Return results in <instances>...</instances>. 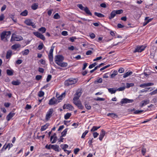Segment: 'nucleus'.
Instances as JSON below:
<instances>
[{
    "instance_id": "7ed1b4c3",
    "label": "nucleus",
    "mask_w": 157,
    "mask_h": 157,
    "mask_svg": "<svg viewBox=\"0 0 157 157\" xmlns=\"http://www.w3.org/2000/svg\"><path fill=\"white\" fill-rule=\"evenodd\" d=\"M77 6L80 10L84 11L88 15L91 16L92 15V13L87 7H84L82 4H78Z\"/></svg>"
},
{
    "instance_id": "4d7b16f0",
    "label": "nucleus",
    "mask_w": 157,
    "mask_h": 157,
    "mask_svg": "<svg viewBox=\"0 0 157 157\" xmlns=\"http://www.w3.org/2000/svg\"><path fill=\"white\" fill-rule=\"evenodd\" d=\"M100 68V66H98V65L96 66V67H95L93 69L91 70L90 71V73H92L94 71H96L98 68Z\"/></svg>"
},
{
    "instance_id": "338daca9",
    "label": "nucleus",
    "mask_w": 157,
    "mask_h": 157,
    "mask_svg": "<svg viewBox=\"0 0 157 157\" xmlns=\"http://www.w3.org/2000/svg\"><path fill=\"white\" fill-rule=\"evenodd\" d=\"M105 98H100L99 97H98L96 99H95V100L96 101H103L105 100Z\"/></svg>"
},
{
    "instance_id": "603ef678",
    "label": "nucleus",
    "mask_w": 157,
    "mask_h": 157,
    "mask_svg": "<svg viewBox=\"0 0 157 157\" xmlns=\"http://www.w3.org/2000/svg\"><path fill=\"white\" fill-rule=\"evenodd\" d=\"M42 78V76L40 75H37L36 76V79L37 80L39 81Z\"/></svg>"
},
{
    "instance_id": "f03ea898",
    "label": "nucleus",
    "mask_w": 157,
    "mask_h": 157,
    "mask_svg": "<svg viewBox=\"0 0 157 157\" xmlns=\"http://www.w3.org/2000/svg\"><path fill=\"white\" fill-rule=\"evenodd\" d=\"M11 34V32L10 31H4L2 32L0 34V37L1 40H3L5 38H8L10 37Z\"/></svg>"
},
{
    "instance_id": "20e7f679",
    "label": "nucleus",
    "mask_w": 157,
    "mask_h": 157,
    "mask_svg": "<svg viewBox=\"0 0 157 157\" xmlns=\"http://www.w3.org/2000/svg\"><path fill=\"white\" fill-rule=\"evenodd\" d=\"M23 38L21 36L17 35L14 34H13L11 36L10 41L12 42L13 41H19L22 40Z\"/></svg>"
},
{
    "instance_id": "bf43d9fd",
    "label": "nucleus",
    "mask_w": 157,
    "mask_h": 157,
    "mask_svg": "<svg viewBox=\"0 0 157 157\" xmlns=\"http://www.w3.org/2000/svg\"><path fill=\"white\" fill-rule=\"evenodd\" d=\"M54 18L56 19H58L60 17V16L57 13H56L54 16Z\"/></svg>"
},
{
    "instance_id": "5fc2aeb1",
    "label": "nucleus",
    "mask_w": 157,
    "mask_h": 157,
    "mask_svg": "<svg viewBox=\"0 0 157 157\" xmlns=\"http://www.w3.org/2000/svg\"><path fill=\"white\" fill-rule=\"evenodd\" d=\"M52 75H48L47 79H46V81L47 82H49L52 78Z\"/></svg>"
},
{
    "instance_id": "ddd939ff",
    "label": "nucleus",
    "mask_w": 157,
    "mask_h": 157,
    "mask_svg": "<svg viewBox=\"0 0 157 157\" xmlns=\"http://www.w3.org/2000/svg\"><path fill=\"white\" fill-rule=\"evenodd\" d=\"M133 100L132 99H129L126 98H123L122 99L121 101V103L122 104L132 103L133 102Z\"/></svg>"
},
{
    "instance_id": "9d476101",
    "label": "nucleus",
    "mask_w": 157,
    "mask_h": 157,
    "mask_svg": "<svg viewBox=\"0 0 157 157\" xmlns=\"http://www.w3.org/2000/svg\"><path fill=\"white\" fill-rule=\"evenodd\" d=\"M33 33L35 36L38 38H40L43 40L44 41L45 40V37L44 35L39 33V32H33Z\"/></svg>"
},
{
    "instance_id": "a19ab883",
    "label": "nucleus",
    "mask_w": 157,
    "mask_h": 157,
    "mask_svg": "<svg viewBox=\"0 0 157 157\" xmlns=\"http://www.w3.org/2000/svg\"><path fill=\"white\" fill-rule=\"evenodd\" d=\"M10 18L14 22H16L17 21V20L16 18H15L14 15L12 14H10L9 15Z\"/></svg>"
},
{
    "instance_id": "f257e3e1",
    "label": "nucleus",
    "mask_w": 157,
    "mask_h": 157,
    "mask_svg": "<svg viewBox=\"0 0 157 157\" xmlns=\"http://www.w3.org/2000/svg\"><path fill=\"white\" fill-rule=\"evenodd\" d=\"M76 79L73 78H69L66 80L64 82V85L67 86L75 84L77 82Z\"/></svg>"
},
{
    "instance_id": "473e14b6",
    "label": "nucleus",
    "mask_w": 157,
    "mask_h": 157,
    "mask_svg": "<svg viewBox=\"0 0 157 157\" xmlns=\"http://www.w3.org/2000/svg\"><path fill=\"white\" fill-rule=\"evenodd\" d=\"M101 126H94L90 130V132H94L97 131L98 129H99L100 128Z\"/></svg>"
},
{
    "instance_id": "69168bd1",
    "label": "nucleus",
    "mask_w": 157,
    "mask_h": 157,
    "mask_svg": "<svg viewBox=\"0 0 157 157\" xmlns=\"http://www.w3.org/2000/svg\"><path fill=\"white\" fill-rule=\"evenodd\" d=\"M32 108V106L30 105L29 104H27L25 107V109L28 110L31 109Z\"/></svg>"
},
{
    "instance_id": "b1692460",
    "label": "nucleus",
    "mask_w": 157,
    "mask_h": 157,
    "mask_svg": "<svg viewBox=\"0 0 157 157\" xmlns=\"http://www.w3.org/2000/svg\"><path fill=\"white\" fill-rule=\"evenodd\" d=\"M49 126V124L48 123H46L44 125H43L41 127L40 131H44Z\"/></svg>"
},
{
    "instance_id": "dca6fc26",
    "label": "nucleus",
    "mask_w": 157,
    "mask_h": 157,
    "mask_svg": "<svg viewBox=\"0 0 157 157\" xmlns=\"http://www.w3.org/2000/svg\"><path fill=\"white\" fill-rule=\"evenodd\" d=\"M13 146V145L12 144L9 143L6 146H5V145L2 148L1 151L5 150L7 148H8V149L9 150Z\"/></svg>"
},
{
    "instance_id": "a878e982",
    "label": "nucleus",
    "mask_w": 157,
    "mask_h": 157,
    "mask_svg": "<svg viewBox=\"0 0 157 157\" xmlns=\"http://www.w3.org/2000/svg\"><path fill=\"white\" fill-rule=\"evenodd\" d=\"M59 66H60L62 67H67V66L68 64L66 62H65L62 61L60 63H59V64H58Z\"/></svg>"
},
{
    "instance_id": "39448f33",
    "label": "nucleus",
    "mask_w": 157,
    "mask_h": 157,
    "mask_svg": "<svg viewBox=\"0 0 157 157\" xmlns=\"http://www.w3.org/2000/svg\"><path fill=\"white\" fill-rule=\"evenodd\" d=\"M64 59L63 56L61 55H56L55 57V63L58 65L59 63L62 62Z\"/></svg>"
},
{
    "instance_id": "37998d69",
    "label": "nucleus",
    "mask_w": 157,
    "mask_h": 157,
    "mask_svg": "<svg viewBox=\"0 0 157 157\" xmlns=\"http://www.w3.org/2000/svg\"><path fill=\"white\" fill-rule=\"evenodd\" d=\"M126 88H128L131 87L133 86H134V84L133 83H126Z\"/></svg>"
},
{
    "instance_id": "f704fd0d",
    "label": "nucleus",
    "mask_w": 157,
    "mask_h": 157,
    "mask_svg": "<svg viewBox=\"0 0 157 157\" xmlns=\"http://www.w3.org/2000/svg\"><path fill=\"white\" fill-rule=\"evenodd\" d=\"M102 82V79L101 78H98L96 80L94 83L95 84L101 83Z\"/></svg>"
},
{
    "instance_id": "9b49d317",
    "label": "nucleus",
    "mask_w": 157,
    "mask_h": 157,
    "mask_svg": "<svg viewBox=\"0 0 157 157\" xmlns=\"http://www.w3.org/2000/svg\"><path fill=\"white\" fill-rule=\"evenodd\" d=\"M74 103L80 109H83L84 108V106L82 105L80 101L79 100L73 101Z\"/></svg>"
},
{
    "instance_id": "412c9836",
    "label": "nucleus",
    "mask_w": 157,
    "mask_h": 157,
    "mask_svg": "<svg viewBox=\"0 0 157 157\" xmlns=\"http://www.w3.org/2000/svg\"><path fill=\"white\" fill-rule=\"evenodd\" d=\"M15 115V113L10 112L6 116V119L8 121L10 120L11 118Z\"/></svg>"
},
{
    "instance_id": "6ab92c4d",
    "label": "nucleus",
    "mask_w": 157,
    "mask_h": 157,
    "mask_svg": "<svg viewBox=\"0 0 157 157\" xmlns=\"http://www.w3.org/2000/svg\"><path fill=\"white\" fill-rule=\"evenodd\" d=\"M52 149L56 151L59 152L60 151L59 146L57 144L52 145Z\"/></svg>"
},
{
    "instance_id": "680f3d73",
    "label": "nucleus",
    "mask_w": 157,
    "mask_h": 157,
    "mask_svg": "<svg viewBox=\"0 0 157 157\" xmlns=\"http://www.w3.org/2000/svg\"><path fill=\"white\" fill-rule=\"evenodd\" d=\"M89 36H90L91 38L92 39H93L96 36L95 34L94 33H91L90 34Z\"/></svg>"
},
{
    "instance_id": "4c0bfd02",
    "label": "nucleus",
    "mask_w": 157,
    "mask_h": 157,
    "mask_svg": "<svg viewBox=\"0 0 157 157\" xmlns=\"http://www.w3.org/2000/svg\"><path fill=\"white\" fill-rule=\"evenodd\" d=\"M29 52V51L28 49H25L22 51V54L24 56L28 55Z\"/></svg>"
},
{
    "instance_id": "4468645a",
    "label": "nucleus",
    "mask_w": 157,
    "mask_h": 157,
    "mask_svg": "<svg viewBox=\"0 0 157 157\" xmlns=\"http://www.w3.org/2000/svg\"><path fill=\"white\" fill-rule=\"evenodd\" d=\"M81 95V93L80 91H77L75 94V96L73 98V101L78 100V99Z\"/></svg>"
},
{
    "instance_id": "c756f323",
    "label": "nucleus",
    "mask_w": 157,
    "mask_h": 157,
    "mask_svg": "<svg viewBox=\"0 0 157 157\" xmlns=\"http://www.w3.org/2000/svg\"><path fill=\"white\" fill-rule=\"evenodd\" d=\"M38 7V5L37 3H34L32 4L31 6V8L33 10H36Z\"/></svg>"
},
{
    "instance_id": "052dcab7",
    "label": "nucleus",
    "mask_w": 157,
    "mask_h": 157,
    "mask_svg": "<svg viewBox=\"0 0 157 157\" xmlns=\"http://www.w3.org/2000/svg\"><path fill=\"white\" fill-rule=\"evenodd\" d=\"M125 88V87L124 86L123 87H121L118 88L117 90H118L119 91H122L123 90H124Z\"/></svg>"
},
{
    "instance_id": "a211bd4d",
    "label": "nucleus",
    "mask_w": 157,
    "mask_h": 157,
    "mask_svg": "<svg viewBox=\"0 0 157 157\" xmlns=\"http://www.w3.org/2000/svg\"><path fill=\"white\" fill-rule=\"evenodd\" d=\"M12 55V51L9 50H8L6 52V58L7 59H10Z\"/></svg>"
},
{
    "instance_id": "de8ad7c7",
    "label": "nucleus",
    "mask_w": 157,
    "mask_h": 157,
    "mask_svg": "<svg viewBox=\"0 0 157 157\" xmlns=\"http://www.w3.org/2000/svg\"><path fill=\"white\" fill-rule=\"evenodd\" d=\"M89 131L87 130H86L84 132L81 136V138H84L85 137L86 135L88 133Z\"/></svg>"
},
{
    "instance_id": "e433bc0d",
    "label": "nucleus",
    "mask_w": 157,
    "mask_h": 157,
    "mask_svg": "<svg viewBox=\"0 0 157 157\" xmlns=\"http://www.w3.org/2000/svg\"><path fill=\"white\" fill-rule=\"evenodd\" d=\"M12 84L15 86L19 85L20 84V82L18 81H13L12 82Z\"/></svg>"
},
{
    "instance_id": "bb28decb",
    "label": "nucleus",
    "mask_w": 157,
    "mask_h": 157,
    "mask_svg": "<svg viewBox=\"0 0 157 157\" xmlns=\"http://www.w3.org/2000/svg\"><path fill=\"white\" fill-rule=\"evenodd\" d=\"M21 45L18 44H16L13 45L11 46V48L13 50H16L17 48H20Z\"/></svg>"
},
{
    "instance_id": "2f4dec72",
    "label": "nucleus",
    "mask_w": 157,
    "mask_h": 157,
    "mask_svg": "<svg viewBox=\"0 0 157 157\" xmlns=\"http://www.w3.org/2000/svg\"><path fill=\"white\" fill-rule=\"evenodd\" d=\"M108 91L111 94H113L115 93L117 90L114 89V88H110L108 89Z\"/></svg>"
},
{
    "instance_id": "0e129e2a",
    "label": "nucleus",
    "mask_w": 157,
    "mask_h": 157,
    "mask_svg": "<svg viewBox=\"0 0 157 157\" xmlns=\"http://www.w3.org/2000/svg\"><path fill=\"white\" fill-rule=\"evenodd\" d=\"M157 94V90L156 89L155 90H153L152 92H151L149 93L151 95L155 94Z\"/></svg>"
},
{
    "instance_id": "f8f14e48",
    "label": "nucleus",
    "mask_w": 157,
    "mask_h": 157,
    "mask_svg": "<svg viewBox=\"0 0 157 157\" xmlns=\"http://www.w3.org/2000/svg\"><path fill=\"white\" fill-rule=\"evenodd\" d=\"M58 100L54 97H53L49 101L48 104L50 105H52L58 103Z\"/></svg>"
},
{
    "instance_id": "f3484780",
    "label": "nucleus",
    "mask_w": 157,
    "mask_h": 157,
    "mask_svg": "<svg viewBox=\"0 0 157 157\" xmlns=\"http://www.w3.org/2000/svg\"><path fill=\"white\" fill-rule=\"evenodd\" d=\"M63 108L64 109H67L70 110H72L74 109L73 107L71 104H67L66 105L65 104L63 106Z\"/></svg>"
},
{
    "instance_id": "58836bf2",
    "label": "nucleus",
    "mask_w": 157,
    "mask_h": 157,
    "mask_svg": "<svg viewBox=\"0 0 157 157\" xmlns=\"http://www.w3.org/2000/svg\"><path fill=\"white\" fill-rule=\"evenodd\" d=\"M67 130H68L67 128H66L63 131V132H62L61 133V136H62L63 137H64L66 136V135L67 134Z\"/></svg>"
},
{
    "instance_id": "c9c22d12",
    "label": "nucleus",
    "mask_w": 157,
    "mask_h": 157,
    "mask_svg": "<svg viewBox=\"0 0 157 157\" xmlns=\"http://www.w3.org/2000/svg\"><path fill=\"white\" fill-rule=\"evenodd\" d=\"M28 11L27 10H25L24 11L21 13L20 15L23 16H26L28 15Z\"/></svg>"
},
{
    "instance_id": "cd10ccee",
    "label": "nucleus",
    "mask_w": 157,
    "mask_h": 157,
    "mask_svg": "<svg viewBox=\"0 0 157 157\" xmlns=\"http://www.w3.org/2000/svg\"><path fill=\"white\" fill-rule=\"evenodd\" d=\"M107 116L112 118H114L117 117V115L114 113H109L107 114Z\"/></svg>"
},
{
    "instance_id": "1a4fd4ad",
    "label": "nucleus",
    "mask_w": 157,
    "mask_h": 157,
    "mask_svg": "<svg viewBox=\"0 0 157 157\" xmlns=\"http://www.w3.org/2000/svg\"><path fill=\"white\" fill-rule=\"evenodd\" d=\"M24 22L27 25L31 26L33 28H35L36 27V26L35 24H34L30 19H26L25 21Z\"/></svg>"
},
{
    "instance_id": "79ce46f5",
    "label": "nucleus",
    "mask_w": 157,
    "mask_h": 157,
    "mask_svg": "<svg viewBox=\"0 0 157 157\" xmlns=\"http://www.w3.org/2000/svg\"><path fill=\"white\" fill-rule=\"evenodd\" d=\"M71 116V114L69 113H67L64 116V119L66 120L68 119H69Z\"/></svg>"
},
{
    "instance_id": "7c9ffc66",
    "label": "nucleus",
    "mask_w": 157,
    "mask_h": 157,
    "mask_svg": "<svg viewBox=\"0 0 157 157\" xmlns=\"http://www.w3.org/2000/svg\"><path fill=\"white\" fill-rule=\"evenodd\" d=\"M95 15L99 17L102 18L105 17L104 15L100 13H98L97 12H95L94 13Z\"/></svg>"
},
{
    "instance_id": "ea45409f",
    "label": "nucleus",
    "mask_w": 157,
    "mask_h": 157,
    "mask_svg": "<svg viewBox=\"0 0 157 157\" xmlns=\"http://www.w3.org/2000/svg\"><path fill=\"white\" fill-rule=\"evenodd\" d=\"M117 74V71L115 70L113 73L111 75V78H114L115 76Z\"/></svg>"
},
{
    "instance_id": "c85d7f7f",
    "label": "nucleus",
    "mask_w": 157,
    "mask_h": 157,
    "mask_svg": "<svg viewBox=\"0 0 157 157\" xmlns=\"http://www.w3.org/2000/svg\"><path fill=\"white\" fill-rule=\"evenodd\" d=\"M132 74V71H129V72L128 71L123 74V77L124 78H126L127 77L131 75Z\"/></svg>"
},
{
    "instance_id": "423d86ee",
    "label": "nucleus",
    "mask_w": 157,
    "mask_h": 157,
    "mask_svg": "<svg viewBox=\"0 0 157 157\" xmlns=\"http://www.w3.org/2000/svg\"><path fill=\"white\" fill-rule=\"evenodd\" d=\"M146 46L145 45H138L137 46L133 51L134 53L141 52L144 51L146 48Z\"/></svg>"
},
{
    "instance_id": "393cba45",
    "label": "nucleus",
    "mask_w": 157,
    "mask_h": 157,
    "mask_svg": "<svg viewBox=\"0 0 157 157\" xmlns=\"http://www.w3.org/2000/svg\"><path fill=\"white\" fill-rule=\"evenodd\" d=\"M6 73L9 76H12L13 75L14 71L13 70L7 69Z\"/></svg>"
},
{
    "instance_id": "c03bdc74",
    "label": "nucleus",
    "mask_w": 157,
    "mask_h": 157,
    "mask_svg": "<svg viewBox=\"0 0 157 157\" xmlns=\"http://www.w3.org/2000/svg\"><path fill=\"white\" fill-rule=\"evenodd\" d=\"M44 93L43 91L40 90L38 92V95L39 97H41L44 96Z\"/></svg>"
},
{
    "instance_id": "13d9d810",
    "label": "nucleus",
    "mask_w": 157,
    "mask_h": 157,
    "mask_svg": "<svg viewBox=\"0 0 157 157\" xmlns=\"http://www.w3.org/2000/svg\"><path fill=\"white\" fill-rule=\"evenodd\" d=\"M93 135L94 138H95L99 135V133L97 132H95L93 133Z\"/></svg>"
},
{
    "instance_id": "2eb2a0df",
    "label": "nucleus",
    "mask_w": 157,
    "mask_h": 157,
    "mask_svg": "<svg viewBox=\"0 0 157 157\" xmlns=\"http://www.w3.org/2000/svg\"><path fill=\"white\" fill-rule=\"evenodd\" d=\"M105 134V132L104 129H102L101 130L99 139L100 140L102 141Z\"/></svg>"
},
{
    "instance_id": "4be33fe9",
    "label": "nucleus",
    "mask_w": 157,
    "mask_h": 157,
    "mask_svg": "<svg viewBox=\"0 0 157 157\" xmlns=\"http://www.w3.org/2000/svg\"><path fill=\"white\" fill-rule=\"evenodd\" d=\"M149 103V100H145L142 101L140 103V106L142 107L144 105H145L148 104Z\"/></svg>"
},
{
    "instance_id": "774afa93",
    "label": "nucleus",
    "mask_w": 157,
    "mask_h": 157,
    "mask_svg": "<svg viewBox=\"0 0 157 157\" xmlns=\"http://www.w3.org/2000/svg\"><path fill=\"white\" fill-rule=\"evenodd\" d=\"M61 34L64 36H66L68 35V33L67 31H64L62 32Z\"/></svg>"
},
{
    "instance_id": "6e6552de",
    "label": "nucleus",
    "mask_w": 157,
    "mask_h": 157,
    "mask_svg": "<svg viewBox=\"0 0 157 157\" xmlns=\"http://www.w3.org/2000/svg\"><path fill=\"white\" fill-rule=\"evenodd\" d=\"M54 50V47H52L49 51V53L48 54V57L49 61L52 62L53 61V52Z\"/></svg>"
},
{
    "instance_id": "6e6d98bb",
    "label": "nucleus",
    "mask_w": 157,
    "mask_h": 157,
    "mask_svg": "<svg viewBox=\"0 0 157 157\" xmlns=\"http://www.w3.org/2000/svg\"><path fill=\"white\" fill-rule=\"evenodd\" d=\"M60 147L62 149H66L68 147V145L67 144H65L64 145H61Z\"/></svg>"
},
{
    "instance_id": "e2e57ef3",
    "label": "nucleus",
    "mask_w": 157,
    "mask_h": 157,
    "mask_svg": "<svg viewBox=\"0 0 157 157\" xmlns=\"http://www.w3.org/2000/svg\"><path fill=\"white\" fill-rule=\"evenodd\" d=\"M157 94V90L156 89L155 90H153L152 92H151L149 93L151 95L155 94Z\"/></svg>"
},
{
    "instance_id": "864d4df0",
    "label": "nucleus",
    "mask_w": 157,
    "mask_h": 157,
    "mask_svg": "<svg viewBox=\"0 0 157 157\" xmlns=\"http://www.w3.org/2000/svg\"><path fill=\"white\" fill-rule=\"evenodd\" d=\"M146 151V148H143L141 149V153L143 155H144Z\"/></svg>"
},
{
    "instance_id": "49530a36",
    "label": "nucleus",
    "mask_w": 157,
    "mask_h": 157,
    "mask_svg": "<svg viewBox=\"0 0 157 157\" xmlns=\"http://www.w3.org/2000/svg\"><path fill=\"white\" fill-rule=\"evenodd\" d=\"M85 108L87 109L90 110L91 109V106L87 103H85Z\"/></svg>"
},
{
    "instance_id": "0eeeda50",
    "label": "nucleus",
    "mask_w": 157,
    "mask_h": 157,
    "mask_svg": "<svg viewBox=\"0 0 157 157\" xmlns=\"http://www.w3.org/2000/svg\"><path fill=\"white\" fill-rule=\"evenodd\" d=\"M53 112V109L52 108L50 109L47 112L45 116V119L46 121H48L52 116Z\"/></svg>"
},
{
    "instance_id": "72a5a7b5",
    "label": "nucleus",
    "mask_w": 157,
    "mask_h": 157,
    "mask_svg": "<svg viewBox=\"0 0 157 157\" xmlns=\"http://www.w3.org/2000/svg\"><path fill=\"white\" fill-rule=\"evenodd\" d=\"M38 30L43 33L46 32V29L45 27H42L39 29Z\"/></svg>"
},
{
    "instance_id": "5701e85b",
    "label": "nucleus",
    "mask_w": 157,
    "mask_h": 157,
    "mask_svg": "<svg viewBox=\"0 0 157 157\" xmlns=\"http://www.w3.org/2000/svg\"><path fill=\"white\" fill-rule=\"evenodd\" d=\"M116 14L115 12V10H113L110 13V16L109 17V19L111 20L114 18L116 15Z\"/></svg>"
},
{
    "instance_id": "aec40b11",
    "label": "nucleus",
    "mask_w": 157,
    "mask_h": 157,
    "mask_svg": "<svg viewBox=\"0 0 157 157\" xmlns=\"http://www.w3.org/2000/svg\"><path fill=\"white\" fill-rule=\"evenodd\" d=\"M153 85L154 83H153L148 82L147 83L141 84L140 85V86L142 88H144L146 86H153Z\"/></svg>"
},
{
    "instance_id": "3c124183",
    "label": "nucleus",
    "mask_w": 157,
    "mask_h": 157,
    "mask_svg": "<svg viewBox=\"0 0 157 157\" xmlns=\"http://www.w3.org/2000/svg\"><path fill=\"white\" fill-rule=\"evenodd\" d=\"M44 46V44L43 43H41V44H39L37 47V49L40 50H41L43 48Z\"/></svg>"
},
{
    "instance_id": "a18cd8bd",
    "label": "nucleus",
    "mask_w": 157,
    "mask_h": 157,
    "mask_svg": "<svg viewBox=\"0 0 157 157\" xmlns=\"http://www.w3.org/2000/svg\"><path fill=\"white\" fill-rule=\"evenodd\" d=\"M115 12L116 14H120L123 13V10L121 9L115 10Z\"/></svg>"
},
{
    "instance_id": "8fccbe9b",
    "label": "nucleus",
    "mask_w": 157,
    "mask_h": 157,
    "mask_svg": "<svg viewBox=\"0 0 157 157\" xmlns=\"http://www.w3.org/2000/svg\"><path fill=\"white\" fill-rule=\"evenodd\" d=\"M143 111V110H137L134 111V113L135 114H140L141 113H142Z\"/></svg>"
},
{
    "instance_id": "09e8293b",
    "label": "nucleus",
    "mask_w": 157,
    "mask_h": 157,
    "mask_svg": "<svg viewBox=\"0 0 157 157\" xmlns=\"http://www.w3.org/2000/svg\"><path fill=\"white\" fill-rule=\"evenodd\" d=\"M57 140V136H55V137H53V139L52 140V141H51V143L52 144H54L56 143Z\"/></svg>"
}]
</instances>
